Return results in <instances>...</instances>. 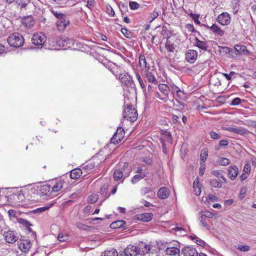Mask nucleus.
I'll return each mask as SVG.
<instances>
[{
	"instance_id": "obj_39",
	"label": "nucleus",
	"mask_w": 256,
	"mask_h": 256,
	"mask_svg": "<svg viewBox=\"0 0 256 256\" xmlns=\"http://www.w3.org/2000/svg\"><path fill=\"white\" fill-rule=\"evenodd\" d=\"M190 238L192 240H195L196 243L199 246H204L205 244V242L203 240L198 238L196 235L190 236Z\"/></svg>"
},
{
	"instance_id": "obj_32",
	"label": "nucleus",
	"mask_w": 256,
	"mask_h": 256,
	"mask_svg": "<svg viewBox=\"0 0 256 256\" xmlns=\"http://www.w3.org/2000/svg\"><path fill=\"white\" fill-rule=\"evenodd\" d=\"M126 224L124 220H118L110 224V228H118L122 227Z\"/></svg>"
},
{
	"instance_id": "obj_54",
	"label": "nucleus",
	"mask_w": 256,
	"mask_h": 256,
	"mask_svg": "<svg viewBox=\"0 0 256 256\" xmlns=\"http://www.w3.org/2000/svg\"><path fill=\"white\" fill-rule=\"evenodd\" d=\"M158 16V14L156 11L152 12L148 17V20L150 22H152L155 18Z\"/></svg>"
},
{
	"instance_id": "obj_35",
	"label": "nucleus",
	"mask_w": 256,
	"mask_h": 256,
	"mask_svg": "<svg viewBox=\"0 0 256 256\" xmlns=\"http://www.w3.org/2000/svg\"><path fill=\"white\" fill-rule=\"evenodd\" d=\"M76 226L78 228L86 231H90L92 228V226L86 225L81 222H76Z\"/></svg>"
},
{
	"instance_id": "obj_27",
	"label": "nucleus",
	"mask_w": 256,
	"mask_h": 256,
	"mask_svg": "<svg viewBox=\"0 0 256 256\" xmlns=\"http://www.w3.org/2000/svg\"><path fill=\"white\" fill-rule=\"evenodd\" d=\"M82 174L80 168H74L70 171V177L72 179L76 180L79 178Z\"/></svg>"
},
{
	"instance_id": "obj_26",
	"label": "nucleus",
	"mask_w": 256,
	"mask_h": 256,
	"mask_svg": "<svg viewBox=\"0 0 256 256\" xmlns=\"http://www.w3.org/2000/svg\"><path fill=\"white\" fill-rule=\"evenodd\" d=\"M146 78L148 82L154 84H157L158 80L152 72H148L146 74Z\"/></svg>"
},
{
	"instance_id": "obj_30",
	"label": "nucleus",
	"mask_w": 256,
	"mask_h": 256,
	"mask_svg": "<svg viewBox=\"0 0 256 256\" xmlns=\"http://www.w3.org/2000/svg\"><path fill=\"white\" fill-rule=\"evenodd\" d=\"M69 236L66 232H62L58 233L57 238L60 242H64L68 240Z\"/></svg>"
},
{
	"instance_id": "obj_22",
	"label": "nucleus",
	"mask_w": 256,
	"mask_h": 256,
	"mask_svg": "<svg viewBox=\"0 0 256 256\" xmlns=\"http://www.w3.org/2000/svg\"><path fill=\"white\" fill-rule=\"evenodd\" d=\"M170 194V191L166 187H162L159 189L158 192V197L160 199L166 198Z\"/></svg>"
},
{
	"instance_id": "obj_46",
	"label": "nucleus",
	"mask_w": 256,
	"mask_h": 256,
	"mask_svg": "<svg viewBox=\"0 0 256 256\" xmlns=\"http://www.w3.org/2000/svg\"><path fill=\"white\" fill-rule=\"evenodd\" d=\"M208 149L204 148L200 152V160H206L208 156Z\"/></svg>"
},
{
	"instance_id": "obj_29",
	"label": "nucleus",
	"mask_w": 256,
	"mask_h": 256,
	"mask_svg": "<svg viewBox=\"0 0 256 256\" xmlns=\"http://www.w3.org/2000/svg\"><path fill=\"white\" fill-rule=\"evenodd\" d=\"M199 219L200 220V223L202 226L204 227L206 230H208L210 229V226L209 224L210 220H206V218H205L202 215Z\"/></svg>"
},
{
	"instance_id": "obj_45",
	"label": "nucleus",
	"mask_w": 256,
	"mask_h": 256,
	"mask_svg": "<svg viewBox=\"0 0 256 256\" xmlns=\"http://www.w3.org/2000/svg\"><path fill=\"white\" fill-rule=\"evenodd\" d=\"M14 2L22 8H24L30 2V0H15Z\"/></svg>"
},
{
	"instance_id": "obj_6",
	"label": "nucleus",
	"mask_w": 256,
	"mask_h": 256,
	"mask_svg": "<svg viewBox=\"0 0 256 256\" xmlns=\"http://www.w3.org/2000/svg\"><path fill=\"white\" fill-rule=\"evenodd\" d=\"M32 41V44L36 46H42L46 42V36L43 32L36 33L33 35Z\"/></svg>"
},
{
	"instance_id": "obj_43",
	"label": "nucleus",
	"mask_w": 256,
	"mask_h": 256,
	"mask_svg": "<svg viewBox=\"0 0 256 256\" xmlns=\"http://www.w3.org/2000/svg\"><path fill=\"white\" fill-rule=\"evenodd\" d=\"M104 256H118V253L116 250L112 248L104 252Z\"/></svg>"
},
{
	"instance_id": "obj_18",
	"label": "nucleus",
	"mask_w": 256,
	"mask_h": 256,
	"mask_svg": "<svg viewBox=\"0 0 256 256\" xmlns=\"http://www.w3.org/2000/svg\"><path fill=\"white\" fill-rule=\"evenodd\" d=\"M21 22L22 24L27 28H32L35 24V21L32 16H27L24 17L22 19Z\"/></svg>"
},
{
	"instance_id": "obj_60",
	"label": "nucleus",
	"mask_w": 256,
	"mask_h": 256,
	"mask_svg": "<svg viewBox=\"0 0 256 256\" xmlns=\"http://www.w3.org/2000/svg\"><path fill=\"white\" fill-rule=\"evenodd\" d=\"M95 4L94 0H88L87 2V4H86V7H88L90 10H92Z\"/></svg>"
},
{
	"instance_id": "obj_11",
	"label": "nucleus",
	"mask_w": 256,
	"mask_h": 256,
	"mask_svg": "<svg viewBox=\"0 0 256 256\" xmlns=\"http://www.w3.org/2000/svg\"><path fill=\"white\" fill-rule=\"evenodd\" d=\"M124 130L121 127L118 128L116 132L111 138V142L114 144H118L124 138Z\"/></svg>"
},
{
	"instance_id": "obj_19",
	"label": "nucleus",
	"mask_w": 256,
	"mask_h": 256,
	"mask_svg": "<svg viewBox=\"0 0 256 256\" xmlns=\"http://www.w3.org/2000/svg\"><path fill=\"white\" fill-rule=\"evenodd\" d=\"M207 28H209L216 36H222L224 34V32L216 24H212L210 26H207Z\"/></svg>"
},
{
	"instance_id": "obj_59",
	"label": "nucleus",
	"mask_w": 256,
	"mask_h": 256,
	"mask_svg": "<svg viewBox=\"0 0 256 256\" xmlns=\"http://www.w3.org/2000/svg\"><path fill=\"white\" fill-rule=\"evenodd\" d=\"M19 222L24 225L26 228L32 226L29 222L23 218H20Z\"/></svg>"
},
{
	"instance_id": "obj_7",
	"label": "nucleus",
	"mask_w": 256,
	"mask_h": 256,
	"mask_svg": "<svg viewBox=\"0 0 256 256\" xmlns=\"http://www.w3.org/2000/svg\"><path fill=\"white\" fill-rule=\"evenodd\" d=\"M69 41H70V39H67L65 38L58 37L55 42L49 40L48 44L50 46H51V48L56 49V46H58L59 47L66 46L68 43H70Z\"/></svg>"
},
{
	"instance_id": "obj_20",
	"label": "nucleus",
	"mask_w": 256,
	"mask_h": 256,
	"mask_svg": "<svg viewBox=\"0 0 256 256\" xmlns=\"http://www.w3.org/2000/svg\"><path fill=\"white\" fill-rule=\"evenodd\" d=\"M226 130L230 132H234L240 135H244L245 134H248V131L247 130L242 127H228L226 128Z\"/></svg>"
},
{
	"instance_id": "obj_50",
	"label": "nucleus",
	"mask_w": 256,
	"mask_h": 256,
	"mask_svg": "<svg viewBox=\"0 0 256 256\" xmlns=\"http://www.w3.org/2000/svg\"><path fill=\"white\" fill-rule=\"evenodd\" d=\"M108 184L102 185L100 190V194L103 195L104 196H106L108 192Z\"/></svg>"
},
{
	"instance_id": "obj_12",
	"label": "nucleus",
	"mask_w": 256,
	"mask_h": 256,
	"mask_svg": "<svg viewBox=\"0 0 256 256\" xmlns=\"http://www.w3.org/2000/svg\"><path fill=\"white\" fill-rule=\"evenodd\" d=\"M69 24L70 20L66 16L62 18H60L56 22L57 28L60 32L64 31Z\"/></svg>"
},
{
	"instance_id": "obj_21",
	"label": "nucleus",
	"mask_w": 256,
	"mask_h": 256,
	"mask_svg": "<svg viewBox=\"0 0 256 256\" xmlns=\"http://www.w3.org/2000/svg\"><path fill=\"white\" fill-rule=\"evenodd\" d=\"M234 51L239 54H243L244 55H250V53L244 45L236 44L234 46Z\"/></svg>"
},
{
	"instance_id": "obj_4",
	"label": "nucleus",
	"mask_w": 256,
	"mask_h": 256,
	"mask_svg": "<svg viewBox=\"0 0 256 256\" xmlns=\"http://www.w3.org/2000/svg\"><path fill=\"white\" fill-rule=\"evenodd\" d=\"M160 92H156L155 96L160 100L166 101L168 100V95L170 90V88L166 84H160L158 86Z\"/></svg>"
},
{
	"instance_id": "obj_63",
	"label": "nucleus",
	"mask_w": 256,
	"mask_h": 256,
	"mask_svg": "<svg viewBox=\"0 0 256 256\" xmlns=\"http://www.w3.org/2000/svg\"><path fill=\"white\" fill-rule=\"evenodd\" d=\"M140 194L142 196L150 192V189L148 187H144L140 189Z\"/></svg>"
},
{
	"instance_id": "obj_5",
	"label": "nucleus",
	"mask_w": 256,
	"mask_h": 256,
	"mask_svg": "<svg viewBox=\"0 0 256 256\" xmlns=\"http://www.w3.org/2000/svg\"><path fill=\"white\" fill-rule=\"evenodd\" d=\"M51 193L62 192L64 181L62 178H56L49 181Z\"/></svg>"
},
{
	"instance_id": "obj_23",
	"label": "nucleus",
	"mask_w": 256,
	"mask_h": 256,
	"mask_svg": "<svg viewBox=\"0 0 256 256\" xmlns=\"http://www.w3.org/2000/svg\"><path fill=\"white\" fill-rule=\"evenodd\" d=\"M238 173V170L236 166H232L229 167L228 175L231 180H234L237 176Z\"/></svg>"
},
{
	"instance_id": "obj_64",
	"label": "nucleus",
	"mask_w": 256,
	"mask_h": 256,
	"mask_svg": "<svg viewBox=\"0 0 256 256\" xmlns=\"http://www.w3.org/2000/svg\"><path fill=\"white\" fill-rule=\"evenodd\" d=\"M174 231H180L181 234L184 235L186 234V230L181 226H176L173 228Z\"/></svg>"
},
{
	"instance_id": "obj_15",
	"label": "nucleus",
	"mask_w": 256,
	"mask_h": 256,
	"mask_svg": "<svg viewBox=\"0 0 256 256\" xmlns=\"http://www.w3.org/2000/svg\"><path fill=\"white\" fill-rule=\"evenodd\" d=\"M18 248L24 252H28L32 246V243L30 240H20L18 242Z\"/></svg>"
},
{
	"instance_id": "obj_33",
	"label": "nucleus",
	"mask_w": 256,
	"mask_h": 256,
	"mask_svg": "<svg viewBox=\"0 0 256 256\" xmlns=\"http://www.w3.org/2000/svg\"><path fill=\"white\" fill-rule=\"evenodd\" d=\"M153 214L152 213H144L140 214L141 220L143 222H148L152 218Z\"/></svg>"
},
{
	"instance_id": "obj_17",
	"label": "nucleus",
	"mask_w": 256,
	"mask_h": 256,
	"mask_svg": "<svg viewBox=\"0 0 256 256\" xmlns=\"http://www.w3.org/2000/svg\"><path fill=\"white\" fill-rule=\"evenodd\" d=\"M118 78L122 84L125 86H131L133 84L132 78L128 74H120Z\"/></svg>"
},
{
	"instance_id": "obj_40",
	"label": "nucleus",
	"mask_w": 256,
	"mask_h": 256,
	"mask_svg": "<svg viewBox=\"0 0 256 256\" xmlns=\"http://www.w3.org/2000/svg\"><path fill=\"white\" fill-rule=\"evenodd\" d=\"M98 199V196L97 194H93L89 196L88 198V203L94 204L97 202Z\"/></svg>"
},
{
	"instance_id": "obj_53",
	"label": "nucleus",
	"mask_w": 256,
	"mask_h": 256,
	"mask_svg": "<svg viewBox=\"0 0 256 256\" xmlns=\"http://www.w3.org/2000/svg\"><path fill=\"white\" fill-rule=\"evenodd\" d=\"M205 161L201 162L200 163V176H203L204 173L206 170V164L204 163Z\"/></svg>"
},
{
	"instance_id": "obj_8",
	"label": "nucleus",
	"mask_w": 256,
	"mask_h": 256,
	"mask_svg": "<svg viewBox=\"0 0 256 256\" xmlns=\"http://www.w3.org/2000/svg\"><path fill=\"white\" fill-rule=\"evenodd\" d=\"M4 236L6 242L9 244H14L18 240V233L11 230L5 232Z\"/></svg>"
},
{
	"instance_id": "obj_61",
	"label": "nucleus",
	"mask_w": 256,
	"mask_h": 256,
	"mask_svg": "<svg viewBox=\"0 0 256 256\" xmlns=\"http://www.w3.org/2000/svg\"><path fill=\"white\" fill-rule=\"evenodd\" d=\"M235 74V72H230L229 74L226 73H223V76L226 78L227 80H232V76Z\"/></svg>"
},
{
	"instance_id": "obj_36",
	"label": "nucleus",
	"mask_w": 256,
	"mask_h": 256,
	"mask_svg": "<svg viewBox=\"0 0 256 256\" xmlns=\"http://www.w3.org/2000/svg\"><path fill=\"white\" fill-rule=\"evenodd\" d=\"M170 92H171L173 94V93L176 92L177 95L179 97H181L182 96L181 94H184L183 92H182L178 86H175L174 84L170 86Z\"/></svg>"
},
{
	"instance_id": "obj_52",
	"label": "nucleus",
	"mask_w": 256,
	"mask_h": 256,
	"mask_svg": "<svg viewBox=\"0 0 256 256\" xmlns=\"http://www.w3.org/2000/svg\"><path fill=\"white\" fill-rule=\"evenodd\" d=\"M135 73H136V78L138 80V82H139L141 88L142 89H144L145 88V84H144L140 74L137 72H135Z\"/></svg>"
},
{
	"instance_id": "obj_62",
	"label": "nucleus",
	"mask_w": 256,
	"mask_h": 256,
	"mask_svg": "<svg viewBox=\"0 0 256 256\" xmlns=\"http://www.w3.org/2000/svg\"><path fill=\"white\" fill-rule=\"evenodd\" d=\"M241 100L239 98H236L232 100L230 103L232 106H237L240 104Z\"/></svg>"
},
{
	"instance_id": "obj_55",
	"label": "nucleus",
	"mask_w": 256,
	"mask_h": 256,
	"mask_svg": "<svg viewBox=\"0 0 256 256\" xmlns=\"http://www.w3.org/2000/svg\"><path fill=\"white\" fill-rule=\"evenodd\" d=\"M210 137L213 140H218L220 138V134L214 131H211L210 132Z\"/></svg>"
},
{
	"instance_id": "obj_56",
	"label": "nucleus",
	"mask_w": 256,
	"mask_h": 256,
	"mask_svg": "<svg viewBox=\"0 0 256 256\" xmlns=\"http://www.w3.org/2000/svg\"><path fill=\"white\" fill-rule=\"evenodd\" d=\"M166 47L167 49V50L170 52H173L174 50V45L170 43V41L168 40V39H167L166 42Z\"/></svg>"
},
{
	"instance_id": "obj_14",
	"label": "nucleus",
	"mask_w": 256,
	"mask_h": 256,
	"mask_svg": "<svg viewBox=\"0 0 256 256\" xmlns=\"http://www.w3.org/2000/svg\"><path fill=\"white\" fill-rule=\"evenodd\" d=\"M160 141L162 144L171 146L172 143V140L171 134L170 132L165 131L162 133L160 138Z\"/></svg>"
},
{
	"instance_id": "obj_42",
	"label": "nucleus",
	"mask_w": 256,
	"mask_h": 256,
	"mask_svg": "<svg viewBox=\"0 0 256 256\" xmlns=\"http://www.w3.org/2000/svg\"><path fill=\"white\" fill-rule=\"evenodd\" d=\"M235 248L241 252H248L250 250V248L249 246L248 245H242L238 244V246H235Z\"/></svg>"
},
{
	"instance_id": "obj_37",
	"label": "nucleus",
	"mask_w": 256,
	"mask_h": 256,
	"mask_svg": "<svg viewBox=\"0 0 256 256\" xmlns=\"http://www.w3.org/2000/svg\"><path fill=\"white\" fill-rule=\"evenodd\" d=\"M212 174L218 178V180H220V179L222 180L224 182H226V179L224 176L222 175L220 171V170H213L212 172Z\"/></svg>"
},
{
	"instance_id": "obj_28",
	"label": "nucleus",
	"mask_w": 256,
	"mask_h": 256,
	"mask_svg": "<svg viewBox=\"0 0 256 256\" xmlns=\"http://www.w3.org/2000/svg\"><path fill=\"white\" fill-rule=\"evenodd\" d=\"M166 252L168 255L176 256L180 254V250L174 246H169L166 248Z\"/></svg>"
},
{
	"instance_id": "obj_47",
	"label": "nucleus",
	"mask_w": 256,
	"mask_h": 256,
	"mask_svg": "<svg viewBox=\"0 0 256 256\" xmlns=\"http://www.w3.org/2000/svg\"><path fill=\"white\" fill-rule=\"evenodd\" d=\"M161 34L164 36L166 38L167 37V39H168L170 38V32L168 30L166 26H163L162 28Z\"/></svg>"
},
{
	"instance_id": "obj_48",
	"label": "nucleus",
	"mask_w": 256,
	"mask_h": 256,
	"mask_svg": "<svg viewBox=\"0 0 256 256\" xmlns=\"http://www.w3.org/2000/svg\"><path fill=\"white\" fill-rule=\"evenodd\" d=\"M52 204H48L46 206L41 207L40 208H38L36 210H34L33 212L34 213H38V212H43L47 210H48L49 208H50L52 206Z\"/></svg>"
},
{
	"instance_id": "obj_16",
	"label": "nucleus",
	"mask_w": 256,
	"mask_h": 256,
	"mask_svg": "<svg viewBox=\"0 0 256 256\" xmlns=\"http://www.w3.org/2000/svg\"><path fill=\"white\" fill-rule=\"evenodd\" d=\"M182 254L184 256H198V252L196 248L192 246H186L182 250Z\"/></svg>"
},
{
	"instance_id": "obj_51",
	"label": "nucleus",
	"mask_w": 256,
	"mask_h": 256,
	"mask_svg": "<svg viewBox=\"0 0 256 256\" xmlns=\"http://www.w3.org/2000/svg\"><path fill=\"white\" fill-rule=\"evenodd\" d=\"M129 6L131 10H137L140 7V4L136 2L130 1Z\"/></svg>"
},
{
	"instance_id": "obj_58",
	"label": "nucleus",
	"mask_w": 256,
	"mask_h": 256,
	"mask_svg": "<svg viewBox=\"0 0 256 256\" xmlns=\"http://www.w3.org/2000/svg\"><path fill=\"white\" fill-rule=\"evenodd\" d=\"M106 13L111 17H113L114 16L115 12L113 8L110 6H107L106 8Z\"/></svg>"
},
{
	"instance_id": "obj_9",
	"label": "nucleus",
	"mask_w": 256,
	"mask_h": 256,
	"mask_svg": "<svg viewBox=\"0 0 256 256\" xmlns=\"http://www.w3.org/2000/svg\"><path fill=\"white\" fill-rule=\"evenodd\" d=\"M124 256H136L141 254V250L134 245H128L123 251Z\"/></svg>"
},
{
	"instance_id": "obj_31",
	"label": "nucleus",
	"mask_w": 256,
	"mask_h": 256,
	"mask_svg": "<svg viewBox=\"0 0 256 256\" xmlns=\"http://www.w3.org/2000/svg\"><path fill=\"white\" fill-rule=\"evenodd\" d=\"M139 65L142 69L146 67L147 62L146 57L144 54H140L139 56Z\"/></svg>"
},
{
	"instance_id": "obj_10",
	"label": "nucleus",
	"mask_w": 256,
	"mask_h": 256,
	"mask_svg": "<svg viewBox=\"0 0 256 256\" xmlns=\"http://www.w3.org/2000/svg\"><path fill=\"white\" fill-rule=\"evenodd\" d=\"M216 20L222 26H228L230 23L231 16L228 12H224L218 16Z\"/></svg>"
},
{
	"instance_id": "obj_13",
	"label": "nucleus",
	"mask_w": 256,
	"mask_h": 256,
	"mask_svg": "<svg viewBox=\"0 0 256 256\" xmlns=\"http://www.w3.org/2000/svg\"><path fill=\"white\" fill-rule=\"evenodd\" d=\"M198 52L194 50H188L185 53V59L188 62L194 64L197 59Z\"/></svg>"
},
{
	"instance_id": "obj_2",
	"label": "nucleus",
	"mask_w": 256,
	"mask_h": 256,
	"mask_svg": "<svg viewBox=\"0 0 256 256\" xmlns=\"http://www.w3.org/2000/svg\"><path fill=\"white\" fill-rule=\"evenodd\" d=\"M7 42L10 46L19 48L22 45L24 39L22 36L15 32L9 36Z\"/></svg>"
},
{
	"instance_id": "obj_57",
	"label": "nucleus",
	"mask_w": 256,
	"mask_h": 256,
	"mask_svg": "<svg viewBox=\"0 0 256 256\" xmlns=\"http://www.w3.org/2000/svg\"><path fill=\"white\" fill-rule=\"evenodd\" d=\"M201 215L205 218H211L214 216V214L210 212L206 211L204 213H202Z\"/></svg>"
},
{
	"instance_id": "obj_25",
	"label": "nucleus",
	"mask_w": 256,
	"mask_h": 256,
	"mask_svg": "<svg viewBox=\"0 0 256 256\" xmlns=\"http://www.w3.org/2000/svg\"><path fill=\"white\" fill-rule=\"evenodd\" d=\"M194 46L200 49L203 50L204 51L208 50V46L206 42L202 41L200 40L198 38H195V44Z\"/></svg>"
},
{
	"instance_id": "obj_24",
	"label": "nucleus",
	"mask_w": 256,
	"mask_h": 256,
	"mask_svg": "<svg viewBox=\"0 0 256 256\" xmlns=\"http://www.w3.org/2000/svg\"><path fill=\"white\" fill-rule=\"evenodd\" d=\"M40 193L43 196H51L52 193H51V188L50 186V183L42 186L40 190Z\"/></svg>"
},
{
	"instance_id": "obj_3",
	"label": "nucleus",
	"mask_w": 256,
	"mask_h": 256,
	"mask_svg": "<svg viewBox=\"0 0 256 256\" xmlns=\"http://www.w3.org/2000/svg\"><path fill=\"white\" fill-rule=\"evenodd\" d=\"M122 114L124 118L131 122H134L138 118L137 111L132 105H128L124 108Z\"/></svg>"
},
{
	"instance_id": "obj_38",
	"label": "nucleus",
	"mask_w": 256,
	"mask_h": 256,
	"mask_svg": "<svg viewBox=\"0 0 256 256\" xmlns=\"http://www.w3.org/2000/svg\"><path fill=\"white\" fill-rule=\"evenodd\" d=\"M146 176V174H140L135 175L132 180V182L133 184H136L142 178H144Z\"/></svg>"
},
{
	"instance_id": "obj_34",
	"label": "nucleus",
	"mask_w": 256,
	"mask_h": 256,
	"mask_svg": "<svg viewBox=\"0 0 256 256\" xmlns=\"http://www.w3.org/2000/svg\"><path fill=\"white\" fill-rule=\"evenodd\" d=\"M144 91V94L146 98H149L151 96V94L152 91H154V87L151 85L148 84V90H146V88L144 89H142Z\"/></svg>"
},
{
	"instance_id": "obj_44",
	"label": "nucleus",
	"mask_w": 256,
	"mask_h": 256,
	"mask_svg": "<svg viewBox=\"0 0 256 256\" xmlns=\"http://www.w3.org/2000/svg\"><path fill=\"white\" fill-rule=\"evenodd\" d=\"M123 176V172L118 170H115L114 173V180L118 181L120 180Z\"/></svg>"
},
{
	"instance_id": "obj_1",
	"label": "nucleus",
	"mask_w": 256,
	"mask_h": 256,
	"mask_svg": "<svg viewBox=\"0 0 256 256\" xmlns=\"http://www.w3.org/2000/svg\"><path fill=\"white\" fill-rule=\"evenodd\" d=\"M8 200L11 205L16 206H23L27 204L24 194L21 190L10 194Z\"/></svg>"
},
{
	"instance_id": "obj_41",
	"label": "nucleus",
	"mask_w": 256,
	"mask_h": 256,
	"mask_svg": "<svg viewBox=\"0 0 256 256\" xmlns=\"http://www.w3.org/2000/svg\"><path fill=\"white\" fill-rule=\"evenodd\" d=\"M220 180L216 179L210 180V183L212 186L214 188H220L222 186V183L220 182Z\"/></svg>"
},
{
	"instance_id": "obj_49",
	"label": "nucleus",
	"mask_w": 256,
	"mask_h": 256,
	"mask_svg": "<svg viewBox=\"0 0 256 256\" xmlns=\"http://www.w3.org/2000/svg\"><path fill=\"white\" fill-rule=\"evenodd\" d=\"M50 11H51V12L52 14L56 18H57L58 20H59L60 18H62V17L66 16V15L60 12L55 10H54L52 9Z\"/></svg>"
}]
</instances>
